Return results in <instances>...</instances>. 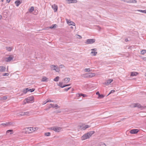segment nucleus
Here are the masks:
<instances>
[{"mask_svg":"<svg viewBox=\"0 0 146 146\" xmlns=\"http://www.w3.org/2000/svg\"><path fill=\"white\" fill-rule=\"evenodd\" d=\"M131 108L137 107L138 108L143 110L146 108V106H141L140 104L139 103H134L130 105Z\"/></svg>","mask_w":146,"mask_h":146,"instance_id":"1","label":"nucleus"},{"mask_svg":"<svg viewBox=\"0 0 146 146\" xmlns=\"http://www.w3.org/2000/svg\"><path fill=\"white\" fill-rule=\"evenodd\" d=\"M25 100L27 103H31L34 102V97L33 96H31L28 97L27 98L25 99Z\"/></svg>","mask_w":146,"mask_h":146,"instance_id":"2","label":"nucleus"},{"mask_svg":"<svg viewBox=\"0 0 146 146\" xmlns=\"http://www.w3.org/2000/svg\"><path fill=\"white\" fill-rule=\"evenodd\" d=\"M95 41V39H88L87 40L85 43L86 44H92L94 43Z\"/></svg>","mask_w":146,"mask_h":146,"instance_id":"3","label":"nucleus"},{"mask_svg":"<svg viewBox=\"0 0 146 146\" xmlns=\"http://www.w3.org/2000/svg\"><path fill=\"white\" fill-rule=\"evenodd\" d=\"M49 129L50 130H53L56 132H59L61 129V128L60 127H50Z\"/></svg>","mask_w":146,"mask_h":146,"instance_id":"4","label":"nucleus"},{"mask_svg":"<svg viewBox=\"0 0 146 146\" xmlns=\"http://www.w3.org/2000/svg\"><path fill=\"white\" fill-rule=\"evenodd\" d=\"M81 138L82 140H84L89 139L90 137L87 133H86L82 136Z\"/></svg>","mask_w":146,"mask_h":146,"instance_id":"5","label":"nucleus"},{"mask_svg":"<svg viewBox=\"0 0 146 146\" xmlns=\"http://www.w3.org/2000/svg\"><path fill=\"white\" fill-rule=\"evenodd\" d=\"M95 74L94 73H89L85 74V77H92L94 76Z\"/></svg>","mask_w":146,"mask_h":146,"instance_id":"6","label":"nucleus"},{"mask_svg":"<svg viewBox=\"0 0 146 146\" xmlns=\"http://www.w3.org/2000/svg\"><path fill=\"white\" fill-rule=\"evenodd\" d=\"M66 21L67 23L69 25H73L74 26H75V24L73 22L70 21V20H69L67 19H66Z\"/></svg>","mask_w":146,"mask_h":146,"instance_id":"7","label":"nucleus"},{"mask_svg":"<svg viewBox=\"0 0 146 146\" xmlns=\"http://www.w3.org/2000/svg\"><path fill=\"white\" fill-rule=\"evenodd\" d=\"M29 113V111H27L25 112H21L19 114V116H23V115H26L28 116Z\"/></svg>","mask_w":146,"mask_h":146,"instance_id":"8","label":"nucleus"},{"mask_svg":"<svg viewBox=\"0 0 146 146\" xmlns=\"http://www.w3.org/2000/svg\"><path fill=\"white\" fill-rule=\"evenodd\" d=\"M139 131L138 129H133L130 131V133L131 134H136Z\"/></svg>","mask_w":146,"mask_h":146,"instance_id":"9","label":"nucleus"},{"mask_svg":"<svg viewBox=\"0 0 146 146\" xmlns=\"http://www.w3.org/2000/svg\"><path fill=\"white\" fill-rule=\"evenodd\" d=\"M52 7L54 10V12H56L57 11L58 9V6L56 4H54L52 5Z\"/></svg>","mask_w":146,"mask_h":146,"instance_id":"10","label":"nucleus"},{"mask_svg":"<svg viewBox=\"0 0 146 146\" xmlns=\"http://www.w3.org/2000/svg\"><path fill=\"white\" fill-rule=\"evenodd\" d=\"M113 81L112 79H110L106 81V82L104 83V84L106 85H108L111 83Z\"/></svg>","mask_w":146,"mask_h":146,"instance_id":"11","label":"nucleus"},{"mask_svg":"<svg viewBox=\"0 0 146 146\" xmlns=\"http://www.w3.org/2000/svg\"><path fill=\"white\" fill-rule=\"evenodd\" d=\"M13 57L9 56L8 57H6L5 58V60L7 62H9L13 60Z\"/></svg>","mask_w":146,"mask_h":146,"instance_id":"12","label":"nucleus"},{"mask_svg":"<svg viewBox=\"0 0 146 146\" xmlns=\"http://www.w3.org/2000/svg\"><path fill=\"white\" fill-rule=\"evenodd\" d=\"M126 2L127 3H136L137 2L136 0H126Z\"/></svg>","mask_w":146,"mask_h":146,"instance_id":"13","label":"nucleus"},{"mask_svg":"<svg viewBox=\"0 0 146 146\" xmlns=\"http://www.w3.org/2000/svg\"><path fill=\"white\" fill-rule=\"evenodd\" d=\"M68 2V3H76L77 2V0H66Z\"/></svg>","mask_w":146,"mask_h":146,"instance_id":"14","label":"nucleus"},{"mask_svg":"<svg viewBox=\"0 0 146 146\" xmlns=\"http://www.w3.org/2000/svg\"><path fill=\"white\" fill-rule=\"evenodd\" d=\"M77 96L78 97L82 96L83 97H85L87 96V95L82 93H78L77 94Z\"/></svg>","mask_w":146,"mask_h":146,"instance_id":"15","label":"nucleus"},{"mask_svg":"<svg viewBox=\"0 0 146 146\" xmlns=\"http://www.w3.org/2000/svg\"><path fill=\"white\" fill-rule=\"evenodd\" d=\"M22 2L20 1L19 0H18L16 1L15 3L16 4L17 6H18Z\"/></svg>","mask_w":146,"mask_h":146,"instance_id":"16","label":"nucleus"},{"mask_svg":"<svg viewBox=\"0 0 146 146\" xmlns=\"http://www.w3.org/2000/svg\"><path fill=\"white\" fill-rule=\"evenodd\" d=\"M138 74V73L136 72H132L131 73V76H137Z\"/></svg>","mask_w":146,"mask_h":146,"instance_id":"17","label":"nucleus"},{"mask_svg":"<svg viewBox=\"0 0 146 146\" xmlns=\"http://www.w3.org/2000/svg\"><path fill=\"white\" fill-rule=\"evenodd\" d=\"M95 133V132L94 131H90L89 132H88L87 134H88V135L89 136V137H91L92 135L94 133Z\"/></svg>","mask_w":146,"mask_h":146,"instance_id":"18","label":"nucleus"},{"mask_svg":"<svg viewBox=\"0 0 146 146\" xmlns=\"http://www.w3.org/2000/svg\"><path fill=\"white\" fill-rule=\"evenodd\" d=\"M48 80V78L45 76H43L42 78L41 81L42 82H47Z\"/></svg>","mask_w":146,"mask_h":146,"instance_id":"19","label":"nucleus"},{"mask_svg":"<svg viewBox=\"0 0 146 146\" xmlns=\"http://www.w3.org/2000/svg\"><path fill=\"white\" fill-rule=\"evenodd\" d=\"M6 70V68L3 66H0V72H4Z\"/></svg>","mask_w":146,"mask_h":146,"instance_id":"20","label":"nucleus"},{"mask_svg":"<svg viewBox=\"0 0 146 146\" xmlns=\"http://www.w3.org/2000/svg\"><path fill=\"white\" fill-rule=\"evenodd\" d=\"M70 79L69 78H66L64 79V80L65 81V83H67L70 80Z\"/></svg>","mask_w":146,"mask_h":146,"instance_id":"21","label":"nucleus"},{"mask_svg":"<svg viewBox=\"0 0 146 146\" xmlns=\"http://www.w3.org/2000/svg\"><path fill=\"white\" fill-rule=\"evenodd\" d=\"M57 67V66L55 65H52L50 67L51 69L52 70H55L56 67Z\"/></svg>","mask_w":146,"mask_h":146,"instance_id":"22","label":"nucleus"},{"mask_svg":"<svg viewBox=\"0 0 146 146\" xmlns=\"http://www.w3.org/2000/svg\"><path fill=\"white\" fill-rule=\"evenodd\" d=\"M97 53V52L96 51H92L91 52V54L92 56H96Z\"/></svg>","mask_w":146,"mask_h":146,"instance_id":"23","label":"nucleus"},{"mask_svg":"<svg viewBox=\"0 0 146 146\" xmlns=\"http://www.w3.org/2000/svg\"><path fill=\"white\" fill-rule=\"evenodd\" d=\"M34 10V8L33 7H31V8L29 9V11L30 13H32Z\"/></svg>","mask_w":146,"mask_h":146,"instance_id":"24","label":"nucleus"},{"mask_svg":"<svg viewBox=\"0 0 146 146\" xmlns=\"http://www.w3.org/2000/svg\"><path fill=\"white\" fill-rule=\"evenodd\" d=\"M59 76H56L55 78L53 80L54 81L56 82H58L59 79Z\"/></svg>","mask_w":146,"mask_h":146,"instance_id":"25","label":"nucleus"},{"mask_svg":"<svg viewBox=\"0 0 146 146\" xmlns=\"http://www.w3.org/2000/svg\"><path fill=\"white\" fill-rule=\"evenodd\" d=\"M6 48L8 51H10L12 50V48L11 47H6Z\"/></svg>","mask_w":146,"mask_h":146,"instance_id":"26","label":"nucleus"},{"mask_svg":"<svg viewBox=\"0 0 146 146\" xmlns=\"http://www.w3.org/2000/svg\"><path fill=\"white\" fill-rule=\"evenodd\" d=\"M57 25L55 24V25H52L50 27V29H53V28H55L56 27H57Z\"/></svg>","mask_w":146,"mask_h":146,"instance_id":"27","label":"nucleus"},{"mask_svg":"<svg viewBox=\"0 0 146 146\" xmlns=\"http://www.w3.org/2000/svg\"><path fill=\"white\" fill-rule=\"evenodd\" d=\"M63 83L62 82H60L59 83V84L58 85V86H60V87H61L62 88H63L64 87V85L63 86Z\"/></svg>","mask_w":146,"mask_h":146,"instance_id":"28","label":"nucleus"},{"mask_svg":"<svg viewBox=\"0 0 146 146\" xmlns=\"http://www.w3.org/2000/svg\"><path fill=\"white\" fill-rule=\"evenodd\" d=\"M146 52V50H143L141 51V54H144Z\"/></svg>","mask_w":146,"mask_h":146,"instance_id":"29","label":"nucleus"},{"mask_svg":"<svg viewBox=\"0 0 146 146\" xmlns=\"http://www.w3.org/2000/svg\"><path fill=\"white\" fill-rule=\"evenodd\" d=\"M50 105L51 106V107L53 108H55V107H58V106L57 104H56L55 106H54V104H50Z\"/></svg>","mask_w":146,"mask_h":146,"instance_id":"30","label":"nucleus"},{"mask_svg":"<svg viewBox=\"0 0 146 146\" xmlns=\"http://www.w3.org/2000/svg\"><path fill=\"white\" fill-rule=\"evenodd\" d=\"M35 90V88L29 89V88H28V92H33V91H34Z\"/></svg>","mask_w":146,"mask_h":146,"instance_id":"31","label":"nucleus"},{"mask_svg":"<svg viewBox=\"0 0 146 146\" xmlns=\"http://www.w3.org/2000/svg\"><path fill=\"white\" fill-rule=\"evenodd\" d=\"M85 127L84 125H80V128L81 129H82L83 130H84L86 129H84V128H85Z\"/></svg>","mask_w":146,"mask_h":146,"instance_id":"32","label":"nucleus"},{"mask_svg":"<svg viewBox=\"0 0 146 146\" xmlns=\"http://www.w3.org/2000/svg\"><path fill=\"white\" fill-rule=\"evenodd\" d=\"M28 88H27L24 89L23 91V93L25 94H26L28 92Z\"/></svg>","mask_w":146,"mask_h":146,"instance_id":"33","label":"nucleus"},{"mask_svg":"<svg viewBox=\"0 0 146 146\" xmlns=\"http://www.w3.org/2000/svg\"><path fill=\"white\" fill-rule=\"evenodd\" d=\"M99 146H106V145L103 143H101L99 144Z\"/></svg>","mask_w":146,"mask_h":146,"instance_id":"34","label":"nucleus"},{"mask_svg":"<svg viewBox=\"0 0 146 146\" xmlns=\"http://www.w3.org/2000/svg\"><path fill=\"white\" fill-rule=\"evenodd\" d=\"M50 134V132H47L45 133V135L47 136H49Z\"/></svg>","mask_w":146,"mask_h":146,"instance_id":"35","label":"nucleus"},{"mask_svg":"<svg viewBox=\"0 0 146 146\" xmlns=\"http://www.w3.org/2000/svg\"><path fill=\"white\" fill-rule=\"evenodd\" d=\"M56 72H58L59 71V68H58L57 66V67H56L55 70Z\"/></svg>","mask_w":146,"mask_h":146,"instance_id":"36","label":"nucleus"},{"mask_svg":"<svg viewBox=\"0 0 146 146\" xmlns=\"http://www.w3.org/2000/svg\"><path fill=\"white\" fill-rule=\"evenodd\" d=\"M1 125H3V126L5 127L7 126H8V124H7V122L5 123H2L1 124Z\"/></svg>","mask_w":146,"mask_h":146,"instance_id":"37","label":"nucleus"},{"mask_svg":"<svg viewBox=\"0 0 146 146\" xmlns=\"http://www.w3.org/2000/svg\"><path fill=\"white\" fill-rule=\"evenodd\" d=\"M104 97V96L103 94H100L98 96L99 98H103Z\"/></svg>","mask_w":146,"mask_h":146,"instance_id":"38","label":"nucleus"},{"mask_svg":"<svg viewBox=\"0 0 146 146\" xmlns=\"http://www.w3.org/2000/svg\"><path fill=\"white\" fill-rule=\"evenodd\" d=\"M91 70H90L89 68H86L85 69V71L86 72H89L91 71Z\"/></svg>","mask_w":146,"mask_h":146,"instance_id":"39","label":"nucleus"},{"mask_svg":"<svg viewBox=\"0 0 146 146\" xmlns=\"http://www.w3.org/2000/svg\"><path fill=\"white\" fill-rule=\"evenodd\" d=\"M13 131V130H7L6 132V133H9L10 132H11Z\"/></svg>","mask_w":146,"mask_h":146,"instance_id":"40","label":"nucleus"},{"mask_svg":"<svg viewBox=\"0 0 146 146\" xmlns=\"http://www.w3.org/2000/svg\"><path fill=\"white\" fill-rule=\"evenodd\" d=\"M115 92V91L114 90H111L110 91V92L107 95V96H108V95H109V94H110L111 93L114 92Z\"/></svg>","mask_w":146,"mask_h":146,"instance_id":"41","label":"nucleus"},{"mask_svg":"<svg viewBox=\"0 0 146 146\" xmlns=\"http://www.w3.org/2000/svg\"><path fill=\"white\" fill-rule=\"evenodd\" d=\"M137 11H138L144 13H145V10H137Z\"/></svg>","mask_w":146,"mask_h":146,"instance_id":"42","label":"nucleus"},{"mask_svg":"<svg viewBox=\"0 0 146 146\" xmlns=\"http://www.w3.org/2000/svg\"><path fill=\"white\" fill-rule=\"evenodd\" d=\"M85 128H84V129H86L88 128H89L90 127V126H89L88 125H85Z\"/></svg>","mask_w":146,"mask_h":146,"instance_id":"43","label":"nucleus"},{"mask_svg":"<svg viewBox=\"0 0 146 146\" xmlns=\"http://www.w3.org/2000/svg\"><path fill=\"white\" fill-rule=\"evenodd\" d=\"M7 124H8V126H9L12 125L13 123H12V122H7Z\"/></svg>","mask_w":146,"mask_h":146,"instance_id":"44","label":"nucleus"},{"mask_svg":"<svg viewBox=\"0 0 146 146\" xmlns=\"http://www.w3.org/2000/svg\"><path fill=\"white\" fill-rule=\"evenodd\" d=\"M9 74L8 73H5L3 75V76H8L9 75Z\"/></svg>","mask_w":146,"mask_h":146,"instance_id":"45","label":"nucleus"},{"mask_svg":"<svg viewBox=\"0 0 146 146\" xmlns=\"http://www.w3.org/2000/svg\"><path fill=\"white\" fill-rule=\"evenodd\" d=\"M70 88H71V87H69L67 88H65L64 89V90L65 91H67L68 90H69L70 89Z\"/></svg>","mask_w":146,"mask_h":146,"instance_id":"46","label":"nucleus"},{"mask_svg":"<svg viewBox=\"0 0 146 146\" xmlns=\"http://www.w3.org/2000/svg\"><path fill=\"white\" fill-rule=\"evenodd\" d=\"M7 98V97L6 96H4L3 97L2 99L3 100H5Z\"/></svg>","mask_w":146,"mask_h":146,"instance_id":"47","label":"nucleus"},{"mask_svg":"<svg viewBox=\"0 0 146 146\" xmlns=\"http://www.w3.org/2000/svg\"><path fill=\"white\" fill-rule=\"evenodd\" d=\"M47 102H54L53 100H52L50 99H48L47 100Z\"/></svg>","mask_w":146,"mask_h":146,"instance_id":"48","label":"nucleus"},{"mask_svg":"<svg viewBox=\"0 0 146 146\" xmlns=\"http://www.w3.org/2000/svg\"><path fill=\"white\" fill-rule=\"evenodd\" d=\"M38 129V128L37 127H35L34 128H33V131H35V130H37Z\"/></svg>","mask_w":146,"mask_h":146,"instance_id":"49","label":"nucleus"},{"mask_svg":"<svg viewBox=\"0 0 146 146\" xmlns=\"http://www.w3.org/2000/svg\"><path fill=\"white\" fill-rule=\"evenodd\" d=\"M71 84H66V85H64V86L63 87H66V86H70V85Z\"/></svg>","mask_w":146,"mask_h":146,"instance_id":"50","label":"nucleus"},{"mask_svg":"<svg viewBox=\"0 0 146 146\" xmlns=\"http://www.w3.org/2000/svg\"><path fill=\"white\" fill-rule=\"evenodd\" d=\"M61 68H62L64 67V66L63 65H61L59 66Z\"/></svg>","mask_w":146,"mask_h":146,"instance_id":"51","label":"nucleus"},{"mask_svg":"<svg viewBox=\"0 0 146 146\" xmlns=\"http://www.w3.org/2000/svg\"><path fill=\"white\" fill-rule=\"evenodd\" d=\"M47 100H46V101H44L43 102V103H44V104H46V103L48 102H47Z\"/></svg>","mask_w":146,"mask_h":146,"instance_id":"52","label":"nucleus"},{"mask_svg":"<svg viewBox=\"0 0 146 146\" xmlns=\"http://www.w3.org/2000/svg\"><path fill=\"white\" fill-rule=\"evenodd\" d=\"M78 36H79V37L78 38L79 39H81L82 38V37L80 35H77Z\"/></svg>","mask_w":146,"mask_h":146,"instance_id":"53","label":"nucleus"},{"mask_svg":"<svg viewBox=\"0 0 146 146\" xmlns=\"http://www.w3.org/2000/svg\"><path fill=\"white\" fill-rule=\"evenodd\" d=\"M96 94L98 95L99 96L100 94L99 92H96Z\"/></svg>","mask_w":146,"mask_h":146,"instance_id":"54","label":"nucleus"},{"mask_svg":"<svg viewBox=\"0 0 146 146\" xmlns=\"http://www.w3.org/2000/svg\"><path fill=\"white\" fill-rule=\"evenodd\" d=\"M91 50L92 51H96L97 50L96 48H93Z\"/></svg>","mask_w":146,"mask_h":146,"instance_id":"55","label":"nucleus"},{"mask_svg":"<svg viewBox=\"0 0 146 146\" xmlns=\"http://www.w3.org/2000/svg\"><path fill=\"white\" fill-rule=\"evenodd\" d=\"M61 112L60 111H57L56 112V113H60Z\"/></svg>","mask_w":146,"mask_h":146,"instance_id":"56","label":"nucleus"},{"mask_svg":"<svg viewBox=\"0 0 146 146\" xmlns=\"http://www.w3.org/2000/svg\"><path fill=\"white\" fill-rule=\"evenodd\" d=\"M30 130L31 131L32 129V130L33 131V127H30Z\"/></svg>","mask_w":146,"mask_h":146,"instance_id":"57","label":"nucleus"},{"mask_svg":"<svg viewBox=\"0 0 146 146\" xmlns=\"http://www.w3.org/2000/svg\"><path fill=\"white\" fill-rule=\"evenodd\" d=\"M10 1L11 0H7V1L8 3H9L10 2Z\"/></svg>","mask_w":146,"mask_h":146,"instance_id":"58","label":"nucleus"},{"mask_svg":"<svg viewBox=\"0 0 146 146\" xmlns=\"http://www.w3.org/2000/svg\"><path fill=\"white\" fill-rule=\"evenodd\" d=\"M2 17L1 15H0V19H1Z\"/></svg>","mask_w":146,"mask_h":146,"instance_id":"59","label":"nucleus"},{"mask_svg":"<svg viewBox=\"0 0 146 146\" xmlns=\"http://www.w3.org/2000/svg\"><path fill=\"white\" fill-rule=\"evenodd\" d=\"M125 41H126V42H127V41H128V40L127 39H125Z\"/></svg>","mask_w":146,"mask_h":146,"instance_id":"60","label":"nucleus"},{"mask_svg":"<svg viewBox=\"0 0 146 146\" xmlns=\"http://www.w3.org/2000/svg\"><path fill=\"white\" fill-rule=\"evenodd\" d=\"M51 107H52L51 106H49V107H48V109H50V108Z\"/></svg>","mask_w":146,"mask_h":146,"instance_id":"61","label":"nucleus"},{"mask_svg":"<svg viewBox=\"0 0 146 146\" xmlns=\"http://www.w3.org/2000/svg\"><path fill=\"white\" fill-rule=\"evenodd\" d=\"M98 27L99 28V29L100 30L101 29V28L99 27Z\"/></svg>","mask_w":146,"mask_h":146,"instance_id":"62","label":"nucleus"},{"mask_svg":"<svg viewBox=\"0 0 146 146\" xmlns=\"http://www.w3.org/2000/svg\"><path fill=\"white\" fill-rule=\"evenodd\" d=\"M70 28L72 29H73V27L72 26Z\"/></svg>","mask_w":146,"mask_h":146,"instance_id":"63","label":"nucleus"},{"mask_svg":"<svg viewBox=\"0 0 146 146\" xmlns=\"http://www.w3.org/2000/svg\"><path fill=\"white\" fill-rule=\"evenodd\" d=\"M145 13H146V10H145Z\"/></svg>","mask_w":146,"mask_h":146,"instance_id":"64","label":"nucleus"}]
</instances>
